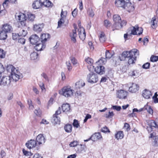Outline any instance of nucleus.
Instances as JSON below:
<instances>
[{"label": "nucleus", "instance_id": "1", "mask_svg": "<svg viewBox=\"0 0 158 158\" xmlns=\"http://www.w3.org/2000/svg\"><path fill=\"white\" fill-rule=\"evenodd\" d=\"M7 71H11V74L12 78L16 81H18L20 78V73L18 70L12 65H10L6 68Z\"/></svg>", "mask_w": 158, "mask_h": 158}, {"label": "nucleus", "instance_id": "2", "mask_svg": "<svg viewBox=\"0 0 158 158\" xmlns=\"http://www.w3.org/2000/svg\"><path fill=\"white\" fill-rule=\"evenodd\" d=\"M138 50L134 49L128 52L129 56L127 59H128V63L129 64H133L134 63V61L136 60L135 55L138 54Z\"/></svg>", "mask_w": 158, "mask_h": 158}, {"label": "nucleus", "instance_id": "3", "mask_svg": "<svg viewBox=\"0 0 158 158\" xmlns=\"http://www.w3.org/2000/svg\"><path fill=\"white\" fill-rule=\"evenodd\" d=\"M87 81L90 83H94L98 80V75L94 72H90L88 74L86 78Z\"/></svg>", "mask_w": 158, "mask_h": 158}, {"label": "nucleus", "instance_id": "4", "mask_svg": "<svg viewBox=\"0 0 158 158\" xmlns=\"http://www.w3.org/2000/svg\"><path fill=\"white\" fill-rule=\"evenodd\" d=\"M60 94L63 95L66 97H71L73 95V90L70 87H64L61 91L60 92Z\"/></svg>", "mask_w": 158, "mask_h": 158}, {"label": "nucleus", "instance_id": "5", "mask_svg": "<svg viewBox=\"0 0 158 158\" xmlns=\"http://www.w3.org/2000/svg\"><path fill=\"white\" fill-rule=\"evenodd\" d=\"M17 19L19 21V24H20L22 27H27L26 21V20L25 14L23 13H19Z\"/></svg>", "mask_w": 158, "mask_h": 158}, {"label": "nucleus", "instance_id": "6", "mask_svg": "<svg viewBox=\"0 0 158 158\" xmlns=\"http://www.w3.org/2000/svg\"><path fill=\"white\" fill-rule=\"evenodd\" d=\"M131 34L139 35L142 33L143 29L142 27H139L137 25L131 28Z\"/></svg>", "mask_w": 158, "mask_h": 158}, {"label": "nucleus", "instance_id": "7", "mask_svg": "<svg viewBox=\"0 0 158 158\" xmlns=\"http://www.w3.org/2000/svg\"><path fill=\"white\" fill-rule=\"evenodd\" d=\"M128 92L123 89H120L116 91L117 97L119 99H125L126 98Z\"/></svg>", "mask_w": 158, "mask_h": 158}, {"label": "nucleus", "instance_id": "8", "mask_svg": "<svg viewBox=\"0 0 158 158\" xmlns=\"http://www.w3.org/2000/svg\"><path fill=\"white\" fill-rule=\"evenodd\" d=\"M10 77L9 76L3 77L0 81V85L5 86L9 85L10 82Z\"/></svg>", "mask_w": 158, "mask_h": 158}, {"label": "nucleus", "instance_id": "9", "mask_svg": "<svg viewBox=\"0 0 158 158\" xmlns=\"http://www.w3.org/2000/svg\"><path fill=\"white\" fill-rule=\"evenodd\" d=\"M73 26L74 29L73 30L72 32L70 33L69 36L72 41L74 43H75L76 42V38L77 35L76 33L77 27L76 25L75 24L73 25Z\"/></svg>", "mask_w": 158, "mask_h": 158}, {"label": "nucleus", "instance_id": "10", "mask_svg": "<svg viewBox=\"0 0 158 158\" xmlns=\"http://www.w3.org/2000/svg\"><path fill=\"white\" fill-rule=\"evenodd\" d=\"M31 43L33 44H35L40 41V38L36 34L32 35L30 38Z\"/></svg>", "mask_w": 158, "mask_h": 158}, {"label": "nucleus", "instance_id": "11", "mask_svg": "<svg viewBox=\"0 0 158 158\" xmlns=\"http://www.w3.org/2000/svg\"><path fill=\"white\" fill-rule=\"evenodd\" d=\"M45 140L46 139L43 134H40L37 136L36 141L37 143V145H40L44 143Z\"/></svg>", "mask_w": 158, "mask_h": 158}, {"label": "nucleus", "instance_id": "12", "mask_svg": "<svg viewBox=\"0 0 158 158\" xmlns=\"http://www.w3.org/2000/svg\"><path fill=\"white\" fill-rule=\"evenodd\" d=\"M95 71L98 74L101 75L105 73V69L103 66L98 65L95 68Z\"/></svg>", "mask_w": 158, "mask_h": 158}, {"label": "nucleus", "instance_id": "13", "mask_svg": "<svg viewBox=\"0 0 158 158\" xmlns=\"http://www.w3.org/2000/svg\"><path fill=\"white\" fill-rule=\"evenodd\" d=\"M37 145V143L36 141L32 139H31L28 141L26 144V146L29 149L34 148Z\"/></svg>", "mask_w": 158, "mask_h": 158}, {"label": "nucleus", "instance_id": "14", "mask_svg": "<svg viewBox=\"0 0 158 158\" xmlns=\"http://www.w3.org/2000/svg\"><path fill=\"white\" fill-rule=\"evenodd\" d=\"M113 20L114 23L113 24L114 27L115 28V26H118L119 23L121 22V19L120 16L118 15H115L113 16Z\"/></svg>", "mask_w": 158, "mask_h": 158}, {"label": "nucleus", "instance_id": "15", "mask_svg": "<svg viewBox=\"0 0 158 158\" xmlns=\"http://www.w3.org/2000/svg\"><path fill=\"white\" fill-rule=\"evenodd\" d=\"M35 44L36 45L35 47V48L38 51L43 50L46 47L45 44L43 43H38Z\"/></svg>", "mask_w": 158, "mask_h": 158}, {"label": "nucleus", "instance_id": "16", "mask_svg": "<svg viewBox=\"0 0 158 158\" xmlns=\"http://www.w3.org/2000/svg\"><path fill=\"white\" fill-rule=\"evenodd\" d=\"M123 8L126 9L129 12L133 11L135 9L131 2L125 3Z\"/></svg>", "mask_w": 158, "mask_h": 158}, {"label": "nucleus", "instance_id": "17", "mask_svg": "<svg viewBox=\"0 0 158 158\" xmlns=\"http://www.w3.org/2000/svg\"><path fill=\"white\" fill-rule=\"evenodd\" d=\"M43 5L42 2H41L40 0H36L32 4V7L34 9H38L40 8Z\"/></svg>", "mask_w": 158, "mask_h": 158}, {"label": "nucleus", "instance_id": "18", "mask_svg": "<svg viewBox=\"0 0 158 158\" xmlns=\"http://www.w3.org/2000/svg\"><path fill=\"white\" fill-rule=\"evenodd\" d=\"M139 86L138 85L135 83H132V85L129 87V91L131 93H135L139 89Z\"/></svg>", "mask_w": 158, "mask_h": 158}, {"label": "nucleus", "instance_id": "19", "mask_svg": "<svg viewBox=\"0 0 158 158\" xmlns=\"http://www.w3.org/2000/svg\"><path fill=\"white\" fill-rule=\"evenodd\" d=\"M142 95L144 98L148 99L150 98L152 94L150 91L145 89L143 91Z\"/></svg>", "mask_w": 158, "mask_h": 158}, {"label": "nucleus", "instance_id": "20", "mask_svg": "<svg viewBox=\"0 0 158 158\" xmlns=\"http://www.w3.org/2000/svg\"><path fill=\"white\" fill-rule=\"evenodd\" d=\"M102 138L101 135L100 133H96L92 135L90 139H91L92 141H94L98 139H100Z\"/></svg>", "mask_w": 158, "mask_h": 158}, {"label": "nucleus", "instance_id": "21", "mask_svg": "<svg viewBox=\"0 0 158 158\" xmlns=\"http://www.w3.org/2000/svg\"><path fill=\"white\" fill-rule=\"evenodd\" d=\"M79 33L78 35L80 38L82 40L85 39L86 34L85 31L84 29L82 27L81 28V30L80 31L78 30Z\"/></svg>", "mask_w": 158, "mask_h": 158}, {"label": "nucleus", "instance_id": "22", "mask_svg": "<svg viewBox=\"0 0 158 158\" xmlns=\"http://www.w3.org/2000/svg\"><path fill=\"white\" fill-rule=\"evenodd\" d=\"M43 27V24H35L34 26L33 30L35 31L40 32L42 31Z\"/></svg>", "mask_w": 158, "mask_h": 158}, {"label": "nucleus", "instance_id": "23", "mask_svg": "<svg viewBox=\"0 0 158 158\" xmlns=\"http://www.w3.org/2000/svg\"><path fill=\"white\" fill-rule=\"evenodd\" d=\"M129 55L128 52L127 51H124L122 54H121L119 56V60H124L127 58Z\"/></svg>", "mask_w": 158, "mask_h": 158}, {"label": "nucleus", "instance_id": "24", "mask_svg": "<svg viewBox=\"0 0 158 158\" xmlns=\"http://www.w3.org/2000/svg\"><path fill=\"white\" fill-rule=\"evenodd\" d=\"M12 28L11 26L9 24H4L2 27V31L7 33L10 32L12 31Z\"/></svg>", "mask_w": 158, "mask_h": 158}, {"label": "nucleus", "instance_id": "25", "mask_svg": "<svg viewBox=\"0 0 158 158\" xmlns=\"http://www.w3.org/2000/svg\"><path fill=\"white\" fill-rule=\"evenodd\" d=\"M125 2L123 0H117L115 1V4L118 7H122L123 8L125 6Z\"/></svg>", "mask_w": 158, "mask_h": 158}, {"label": "nucleus", "instance_id": "26", "mask_svg": "<svg viewBox=\"0 0 158 158\" xmlns=\"http://www.w3.org/2000/svg\"><path fill=\"white\" fill-rule=\"evenodd\" d=\"M72 126L71 124H67L64 127V129L66 132L71 133L72 131Z\"/></svg>", "mask_w": 158, "mask_h": 158}, {"label": "nucleus", "instance_id": "27", "mask_svg": "<svg viewBox=\"0 0 158 158\" xmlns=\"http://www.w3.org/2000/svg\"><path fill=\"white\" fill-rule=\"evenodd\" d=\"M62 108L63 112H66L69 111L70 109V106L68 103L64 104L62 106Z\"/></svg>", "mask_w": 158, "mask_h": 158}, {"label": "nucleus", "instance_id": "28", "mask_svg": "<svg viewBox=\"0 0 158 158\" xmlns=\"http://www.w3.org/2000/svg\"><path fill=\"white\" fill-rule=\"evenodd\" d=\"M49 35L48 34H42L40 37V42L45 44V42L47 41V39L48 38Z\"/></svg>", "mask_w": 158, "mask_h": 158}, {"label": "nucleus", "instance_id": "29", "mask_svg": "<svg viewBox=\"0 0 158 158\" xmlns=\"http://www.w3.org/2000/svg\"><path fill=\"white\" fill-rule=\"evenodd\" d=\"M124 136V135L122 131H119L115 134V138L117 139H123Z\"/></svg>", "mask_w": 158, "mask_h": 158}, {"label": "nucleus", "instance_id": "30", "mask_svg": "<svg viewBox=\"0 0 158 158\" xmlns=\"http://www.w3.org/2000/svg\"><path fill=\"white\" fill-rule=\"evenodd\" d=\"M60 119L59 117L56 115H53L52 118V122L55 124H59L60 123Z\"/></svg>", "mask_w": 158, "mask_h": 158}, {"label": "nucleus", "instance_id": "31", "mask_svg": "<svg viewBox=\"0 0 158 158\" xmlns=\"http://www.w3.org/2000/svg\"><path fill=\"white\" fill-rule=\"evenodd\" d=\"M127 23V22L125 20L121 21V22L119 23L118 26H115V29L119 30L124 25H125Z\"/></svg>", "mask_w": 158, "mask_h": 158}, {"label": "nucleus", "instance_id": "32", "mask_svg": "<svg viewBox=\"0 0 158 158\" xmlns=\"http://www.w3.org/2000/svg\"><path fill=\"white\" fill-rule=\"evenodd\" d=\"M27 33V30L23 29H20L19 32V35L21 36L25 37Z\"/></svg>", "mask_w": 158, "mask_h": 158}, {"label": "nucleus", "instance_id": "33", "mask_svg": "<svg viewBox=\"0 0 158 158\" xmlns=\"http://www.w3.org/2000/svg\"><path fill=\"white\" fill-rule=\"evenodd\" d=\"M151 23V27L153 29H155L157 26V21L156 20V18L155 17H154L152 18Z\"/></svg>", "mask_w": 158, "mask_h": 158}, {"label": "nucleus", "instance_id": "34", "mask_svg": "<svg viewBox=\"0 0 158 158\" xmlns=\"http://www.w3.org/2000/svg\"><path fill=\"white\" fill-rule=\"evenodd\" d=\"M7 33L3 31H2L0 32V40H4L6 39L7 37Z\"/></svg>", "mask_w": 158, "mask_h": 158}, {"label": "nucleus", "instance_id": "35", "mask_svg": "<svg viewBox=\"0 0 158 158\" xmlns=\"http://www.w3.org/2000/svg\"><path fill=\"white\" fill-rule=\"evenodd\" d=\"M35 18V15L31 13H29L27 14V17L26 19L32 22L34 21Z\"/></svg>", "mask_w": 158, "mask_h": 158}, {"label": "nucleus", "instance_id": "36", "mask_svg": "<svg viewBox=\"0 0 158 158\" xmlns=\"http://www.w3.org/2000/svg\"><path fill=\"white\" fill-rule=\"evenodd\" d=\"M99 38L100 42L103 43L105 41L106 38L105 35V34L103 32H101V34L99 36Z\"/></svg>", "mask_w": 158, "mask_h": 158}, {"label": "nucleus", "instance_id": "37", "mask_svg": "<svg viewBox=\"0 0 158 158\" xmlns=\"http://www.w3.org/2000/svg\"><path fill=\"white\" fill-rule=\"evenodd\" d=\"M149 126L152 128L153 127L155 128H158V126L155 121L154 120H151L148 123Z\"/></svg>", "mask_w": 158, "mask_h": 158}, {"label": "nucleus", "instance_id": "38", "mask_svg": "<svg viewBox=\"0 0 158 158\" xmlns=\"http://www.w3.org/2000/svg\"><path fill=\"white\" fill-rule=\"evenodd\" d=\"M43 3V5H44L46 7H49L52 6V4L51 2L48 0H46Z\"/></svg>", "mask_w": 158, "mask_h": 158}, {"label": "nucleus", "instance_id": "39", "mask_svg": "<svg viewBox=\"0 0 158 158\" xmlns=\"http://www.w3.org/2000/svg\"><path fill=\"white\" fill-rule=\"evenodd\" d=\"M144 109L145 110H147L149 114H152L153 113V110L151 108V106H144Z\"/></svg>", "mask_w": 158, "mask_h": 158}, {"label": "nucleus", "instance_id": "40", "mask_svg": "<svg viewBox=\"0 0 158 158\" xmlns=\"http://www.w3.org/2000/svg\"><path fill=\"white\" fill-rule=\"evenodd\" d=\"M31 58V60H35L37 59L38 54L36 52H33L30 55Z\"/></svg>", "mask_w": 158, "mask_h": 158}, {"label": "nucleus", "instance_id": "41", "mask_svg": "<svg viewBox=\"0 0 158 158\" xmlns=\"http://www.w3.org/2000/svg\"><path fill=\"white\" fill-rule=\"evenodd\" d=\"M85 85V83L82 81L77 82L75 84V85L76 86V87L79 88L83 87Z\"/></svg>", "mask_w": 158, "mask_h": 158}, {"label": "nucleus", "instance_id": "42", "mask_svg": "<svg viewBox=\"0 0 158 158\" xmlns=\"http://www.w3.org/2000/svg\"><path fill=\"white\" fill-rule=\"evenodd\" d=\"M112 56V54H111L109 50H106L105 53L106 58V59H110Z\"/></svg>", "mask_w": 158, "mask_h": 158}, {"label": "nucleus", "instance_id": "43", "mask_svg": "<svg viewBox=\"0 0 158 158\" xmlns=\"http://www.w3.org/2000/svg\"><path fill=\"white\" fill-rule=\"evenodd\" d=\"M104 24L105 26L107 28L110 27L111 26L110 22L107 19L105 20L104 21Z\"/></svg>", "mask_w": 158, "mask_h": 158}, {"label": "nucleus", "instance_id": "44", "mask_svg": "<svg viewBox=\"0 0 158 158\" xmlns=\"http://www.w3.org/2000/svg\"><path fill=\"white\" fill-rule=\"evenodd\" d=\"M150 60L152 62H156L158 60V56H152L150 58Z\"/></svg>", "mask_w": 158, "mask_h": 158}, {"label": "nucleus", "instance_id": "45", "mask_svg": "<svg viewBox=\"0 0 158 158\" xmlns=\"http://www.w3.org/2000/svg\"><path fill=\"white\" fill-rule=\"evenodd\" d=\"M6 52L3 49L0 48V58H3L5 57Z\"/></svg>", "mask_w": 158, "mask_h": 158}, {"label": "nucleus", "instance_id": "46", "mask_svg": "<svg viewBox=\"0 0 158 158\" xmlns=\"http://www.w3.org/2000/svg\"><path fill=\"white\" fill-rule=\"evenodd\" d=\"M28 104L29 105V108L30 109H33L34 108V106L32 105V102L31 99H28L27 100Z\"/></svg>", "mask_w": 158, "mask_h": 158}, {"label": "nucleus", "instance_id": "47", "mask_svg": "<svg viewBox=\"0 0 158 158\" xmlns=\"http://www.w3.org/2000/svg\"><path fill=\"white\" fill-rule=\"evenodd\" d=\"M85 61L86 62H87L89 65H92L94 62L93 60L92 59L89 57L86 59L85 60Z\"/></svg>", "mask_w": 158, "mask_h": 158}, {"label": "nucleus", "instance_id": "48", "mask_svg": "<svg viewBox=\"0 0 158 158\" xmlns=\"http://www.w3.org/2000/svg\"><path fill=\"white\" fill-rule=\"evenodd\" d=\"M87 13L90 17H93L94 15V12L91 9H89L87 11Z\"/></svg>", "mask_w": 158, "mask_h": 158}, {"label": "nucleus", "instance_id": "49", "mask_svg": "<svg viewBox=\"0 0 158 158\" xmlns=\"http://www.w3.org/2000/svg\"><path fill=\"white\" fill-rule=\"evenodd\" d=\"M64 20L63 18H61L58 23V26L57 28L60 27H61L62 24L64 23Z\"/></svg>", "mask_w": 158, "mask_h": 158}, {"label": "nucleus", "instance_id": "50", "mask_svg": "<svg viewBox=\"0 0 158 158\" xmlns=\"http://www.w3.org/2000/svg\"><path fill=\"white\" fill-rule=\"evenodd\" d=\"M73 126L76 128L78 127L79 125L78 121L77 120L75 119L74 120L73 123Z\"/></svg>", "mask_w": 158, "mask_h": 158}, {"label": "nucleus", "instance_id": "51", "mask_svg": "<svg viewBox=\"0 0 158 158\" xmlns=\"http://www.w3.org/2000/svg\"><path fill=\"white\" fill-rule=\"evenodd\" d=\"M20 36L19 35V33L17 34L16 33H13L12 34V39L14 40H16L19 38V37Z\"/></svg>", "mask_w": 158, "mask_h": 158}, {"label": "nucleus", "instance_id": "52", "mask_svg": "<svg viewBox=\"0 0 158 158\" xmlns=\"http://www.w3.org/2000/svg\"><path fill=\"white\" fill-rule=\"evenodd\" d=\"M114 114L113 112L112 111L110 112L109 111L108 114H106V117L107 118H111L114 116Z\"/></svg>", "mask_w": 158, "mask_h": 158}, {"label": "nucleus", "instance_id": "53", "mask_svg": "<svg viewBox=\"0 0 158 158\" xmlns=\"http://www.w3.org/2000/svg\"><path fill=\"white\" fill-rule=\"evenodd\" d=\"M150 65V63L147 62L143 65L142 68L144 69H148L149 68Z\"/></svg>", "mask_w": 158, "mask_h": 158}, {"label": "nucleus", "instance_id": "54", "mask_svg": "<svg viewBox=\"0 0 158 158\" xmlns=\"http://www.w3.org/2000/svg\"><path fill=\"white\" fill-rule=\"evenodd\" d=\"M102 131L104 133H106L107 132H110V131L108 128L106 126L103 127L102 129Z\"/></svg>", "mask_w": 158, "mask_h": 158}, {"label": "nucleus", "instance_id": "55", "mask_svg": "<svg viewBox=\"0 0 158 158\" xmlns=\"http://www.w3.org/2000/svg\"><path fill=\"white\" fill-rule=\"evenodd\" d=\"M66 64L68 70L70 71L72 69V67L71 65L70 61H67L66 62Z\"/></svg>", "mask_w": 158, "mask_h": 158}, {"label": "nucleus", "instance_id": "56", "mask_svg": "<svg viewBox=\"0 0 158 158\" xmlns=\"http://www.w3.org/2000/svg\"><path fill=\"white\" fill-rule=\"evenodd\" d=\"M77 144V141H74L73 142H71L69 144V146L71 147H75L76 146Z\"/></svg>", "mask_w": 158, "mask_h": 158}, {"label": "nucleus", "instance_id": "57", "mask_svg": "<svg viewBox=\"0 0 158 158\" xmlns=\"http://www.w3.org/2000/svg\"><path fill=\"white\" fill-rule=\"evenodd\" d=\"M39 85L42 91H43L44 90H45L44 84L43 83L40 82L39 83Z\"/></svg>", "mask_w": 158, "mask_h": 158}, {"label": "nucleus", "instance_id": "58", "mask_svg": "<svg viewBox=\"0 0 158 158\" xmlns=\"http://www.w3.org/2000/svg\"><path fill=\"white\" fill-rule=\"evenodd\" d=\"M41 76L46 81H49V79L46 74L44 73H43L42 74H41Z\"/></svg>", "mask_w": 158, "mask_h": 158}, {"label": "nucleus", "instance_id": "59", "mask_svg": "<svg viewBox=\"0 0 158 158\" xmlns=\"http://www.w3.org/2000/svg\"><path fill=\"white\" fill-rule=\"evenodd\" d=\"M106 59L103 58H102L100 60H99L98 62L100 64H105L106 62Z\"/></svg>", "mask_w": 158, "mask_h": 158}, {"label": "nucleus", "instance_id": "60", "mask_svg": "<svg viewBox=\"0 0 158 158\" xmlns=\"http://www.w3.org/2000/svg\"><path fill=\"white\" fill-rule=\"evenodd\" d=\"M25 39L23 38H19L18 39V42L19 43L22 44H25Z\"/></svg>", "mask_w": 158, "mask_h": 158}, {"label": "nucleus", "instance_id": "61", "mask_svg": "<svg viewBox=\"0 0 158 158\" xmlns=\"http://www.w3.org/2000/svg\"><path fill=\"white\" fill-rule=\"evenodd\" d=\"M34 113L37 115L39 116H40L41 114V111L40 109L35 110L34 111Z\"/></svg>", "mask_w": 158, "mask_h": 158}, {"label": "nucleus", "instance_id": "62", "mask_svg": "<svg viewBox=\"0 0 158 158\" xmlns=\"http://www.w3.org/2000/svg\"><path fill=\"white\" fill-rule=\"evenodd\" d=\"M108 79V77H103L102 78L101 80V81H100V82L101 83L105 82Z\"/></svg>", "mask_w": 158, "mask_h": 158}, {"label": "nucleus", "instance_id": "63", "mask_svg": "<svg viewBox=\"0 0 158 158\" xmlns=\"http://www.w3.org/2000/svg\"><path fill=\"white\" fill-rule=\"evenodd\" d=\"M70 59L73 65H75L77 63V60L74 58L73 57H70Z\"/></svg>", "mask_w": 158, "mask_h": 158}, {"label": "nucleus", "instance_id": "64", "mask_svg": "<svg viewBox=\"0 0 158 158\" xmlns=\"http://www.w3.org/2000/svg\"><path fill=\"white\" fill-rule=\"evenodd\" d=\"M154 146L156 147L158 146V137H156L154 142Z\"/></svg>", "mask_w": 158, "mask_h": 158}]
</instances>
